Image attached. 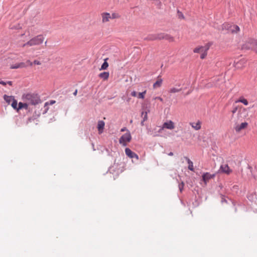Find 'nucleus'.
<instances>
[{"label":"nucleus","mask_w":257,"mask_h":257,"mask_svg":"<svg viewBox=\"0 0 257 257\" xmlns=\"http://www.w3.org/2000/svg\"><path fill=\"white\" fill-rule=\"evenodd\" d=\"M17 34L19 46L24 48L40 46L45 40V37L42 34L37 35L29 40V33L26 29L23 30L22 28H17Z\"/></svg>","instance_id":"nucleus-1"},{"label":"nucleus","mask_w":257,"mask_h":257,"mask_svg":"<svg viewBox=\"0 0 257 257\" xmlns=\"http://www.w3.org/2000/svg\"><path fill=\"white\" fill-rule=\"evenodd\" d=\"M23 102H20L17 107V112L20 109L28 110L29 105H36L41 102V99L38 94L32 92H26L23 94L21 97Z\"/></svg>","instance_id":"nucleus-2"},{"label":"nucleus","mask_w":257,"mask_h":257,"mask_svg":"<svg viewBox=\"0 0 257 257\" xmlns=\"http://www.w3.org/2000/svg\"><path fill=\"white\" fill-rule=\"evenodd\" d=\"M100 16L102 24L109 22L110 20L117 19L120 18V15L116 13H112L110 14L107 12H103L100 14Z\"/></svg>","instance_id":"nucleus-3"},{"label":"nucleus","mask_w":257,"mask_h":257,"mask_svg":"<svg viewBox=\"0 0 257 257\" xmlns=\"http://www.w3.org/2000/svg\"><path fill=\"white\" fill-rule=\"evenodd\" d=\"M243 49H251L257 54V40L249 39L242 46Z\"/></svg>","instance_id":"nucleus-4"},{"label":"nucleus","mask_w":257,"mask_h":257,"mask_svg":"<svg viewBox=\"0 0 257 257\" xmlns=\"http://www.w3.org/2000/svg\"><path fill=\"white\" fill-rule=\"evenodd\" d=\"M222 30H225L228 32L235 33L239 31V28L237 25H234L228 23H224L222 25Z\"/></svg>","instance_id":"nucleus-5"},{"label":"nucleus","mask_w":257,"mask_h":257,"mask_svg":"<svg viewBox=\"0 0 257 257\" xmlns=\"http://www.w3.org/2000/svg\"><path fill=\"white\" fill-rule=\"evenodd\" d=\"M132 139V137L130 132H127L123 135L119 139V142L120 144L125 146L127 143L130 142Z\"/></svg>","instance_id":"nucleus-6"},{"label":"nucleus","mask_w":257,"mask_h":257,"mask_svg":"<svg viewBox=\"0 0 257 257\" xmlns=\"http://www.w3.org/2000/svg\"><path fill=\"white\" fill-rule=\"evenodd\" d=\"M175 127V123L173 121L169 120L166 121L163 124L161 128L159 131V132H161V131L163 130L164 129L172 130H174Z\"/></svg>","instance_id":"nucleus-7"},{"label":"nucleus","mask_w":257,"mask_h":257,"mask_svg":"<svg viewBox=\"0 0 257 257\" xmlns=\"http://www.w3.org/2000/svg\"><path fill=\"white\" fill-rule=\"evenodd\" d=\"M4 98L5 100L9 104L11 102L12 106L15 109H16V100L15 99L14 96H8L7 95H4Z\"/></svg>","instance_id":"nucleus-8"},{"label":"nucleus","mask_w":257,"mask_h":257,"mask_svg":"<svg viewBox=\"0 0 257 257\" xmlns=\"http://www.w3.org/2000/svg\"><path fill=\"white\" fill-rule=\"evenodd\" d=\"M248 124L246 122H242L240 124H235L234 128L236 133H239L242 130L245 129Z\"/></svg>","instance_id":"nucleus-9"},{"label":"nucleus","mask_w":257,"mask_h":257,"mask_svg":"<svg viewBox=\"0 0 257 257\" xmlns=\"http://www.w3.org/2000/svg\"><path fill=\"white\" fill-rule=\"evenodd\" d=\"M215 176V174H211L209 173H204L202 175V181L204 182L205 185H206L209 181L213 178Z\"/></svg>","instance_id":"nucleus-10"},{"label":"nucleus","mask_w":257,"mask_h":257,"mask_svg":"<svg viewBox=\"0 0 257 257\" xmlns=\"http://www.w3.org/2000/svg\"><path fill=\"white\" fill-rule=\"evenodd\" d=\"M246 64V60L244 59H241L238 62H234V66L237 69H240L243 68Z\"/></svg>","instance_id":"nucleus-11"},{"label":"nucleus","mask_w":257,"mask_h":257,"mask_svg":"<svg viewBox=\"0 0 257 257\" xmlns=\"http://www.w3.org/2000/svg\"><path fill=\"white\" fill-rule=\"evenodd\" d=\"M125 153L130 158H136L137 160L139 159V156L135 153L132 152L129 148H126L125 149Z\"/></svg>","instance_id":"nucleus-12"},{"label":"nucleus","mask_w":257,"mask_h":257,"mask_svg":"<svg viewBox=\"0 0 257 257\" xmlns=\"http://www.w3.org/2000/svg\"><path fill=\"white\" fill-rule=\"evenodd\" d=\"M220 170L227 175L230 174L232 172V170L229 168L228 165L225 164L222 165L220 166Z\"/></svg>","instance_id":"nucleus-13"},{"label":"nucleus","mask_w":257,"mask_h":257,"mask_svg":"<svg viewBox=\"0 0 257 257\" xmlns=\"http://www.w3.org/2000/svg\"><path fill=\"white\" fill-rule=\"evenodd\" d=\"M208 49H209V47L208 46H199L198 47L195 48L194 49L193 52L194 53H201L203 51H207Z\"/></svg>","instance_id":"nucleus-14"},{"label":"nucleus","mask_w":257,"mask_h":257,"mask_svg":"<svg viewBox=\"0 0 257 257\" xmlns=\"http://www.w3.org/2000/svg\"><path fill=\"white\" fill-rule=\"evenodd\" d=\"M159 39H165L168 40L169 42H174V38L168 34H161V35L158 38Z\"/></svg>","instance_id":"nucleus-15"},{"label":"nucleus","mask_w":257,"mask_h":257,"mask_svg":"<svg viewBox=\"0 0 257 257\" xmlns=\"http://www.w3.org/2000/svg\"><path fill=\"white\" fill-rule=\"evenodd\" d=\"M105 125V122L103 120H99L97 124V129L99 134H101L103 131Z\"/></svg>","instance_id":"nucleus-16"},{"label":"nucleus","mask_w":257,"mask_h":257,"mask_svg":"<svg viewBox=\"0 0 257 257\" xmlns=\"http://www.w3.org/2000/svg\"><path fill=\"white\" fill-rule=\"evenodd\" d=\"M190 124L195 130H199L201 128V122L200 121H198L197 122H191Z\"/></svg>","instance_id":"nucleus-17"},{"label":"nucleus","mask_w":257,"mask_h":257,"mask_svg":"<svg viewBox=\"0 0 257 257\" xmlns=\"http://www.w3.org/2000/svg\"><path fill=\"white\" fill-rule=\"evenodd\" d=\"M109 73L108 72H103L99 74V77L104 80H107L109 77Z\"/></svg>","instance_id":"nucleus-18"},{"label":"nucleus","mask_w":257,"mask_h":257,"mask_svg":"<svg viewBox=\"0 0 257 257\" xmlns=\"http://www.w3.org/2000/svg\"><path fill=\"white\" fill-rule=\"evenodd\" d=\"M236 103L241 102L242 103L245 105H247L248 104V101L246 99L244 98L243 97H240L238 99L235 101Z\"/></svg>","instance_id":"nucleus-19"},{"label":"nucleus","mask_w":257,"mask_h":257,"mask_svg":"<svg viewBox=\"0 0 257 257\" xmlns=\"http://www.w3.org/2000/svg\"><path fill=\"white\" fill-rule=\"evenodd\" d=\"M162 81H163V80L162 79L159 78L156 81V82L153 84V88H156L160 87L162 84Z\"/></svg>","instance_id":"nucleus-20"},{"label":"nucleus","mask_w":257,"mask_h":257,"mask_svg":"<svg viewBox=\"0 0 257 257\" xmlns=\"http://www.w3.org/2000/svg\"><path fill=\"white\" fill-rule=\"evenodd\" d=\"M181 90L182 89L181 88L172 87L170 89L169 92L170 93H175L180 92Z\"/></svg>","instance_id":"nucleus-21"},{"label":"nucleus","mask_w":257,"mask_h":257,"mask_svg":"<svg viewBox=\"0 0 257 257\" xmlns=\"http://www.w3.org/2000/svg\"><path fill=\"white\" fill-rule=\"evenodd\" d=\"M187 162L189 164L188 169L191 171H194L193 163V162L187 157L185 158Z\"/></svg>","instance_id":"nucleus-22"},{"label":"nucleus","mask_w":257,"mask_h":257,"mask_svg":"<svg viewBox=\"0 0 257 257\" xmlns=\"http://www.w3.org/2000/svg\"><path fill=\"white\" fill-rule=\"evenodd\" d=\"M107 60V58L105 59L104 60V62L102 64V65L101 66V68L100 69V70H106L108 67V64L106 60Z\"/></svg>","instance_id":"nucleus-23"},{"label":"nucleus","mask_w":257,"mask_h":257,"mask_svg":"<svg viewBox=\"0 0 257 257\" xmlns=\"http://www.w3.org/2000/svg\"><path fill=\"white\" fill-rule=\"evenodd\" d=\"M146 92L147 91L146 90H145L144 92H140L139 94H138V98H141V99H144V97H145V95L146 94Z\"/></svg>","instance_id":"nucleus-24"},{"label":"nucleus","mask_w":257,"mask_h":257,"mask_svg":"<svg viewBox=\"0 0 257 257\" xmlns=\"http://www.w3.org/2000/svg\"><path fill=\"white\" fill-rule=\"evenodd\" d=\"M142 115L144 116L143 120L144 121H146L148 119V113L147 112H143L142 113Z\"/></svg>","instance_id":"nucleus-25"},{"label":"nucleus","mask_w":257,"mask_h":257,"mask_svg":"<svg viewBox=\"0 0 257 257\" xmlns=\"http://www.w3.org/2000/svg\"><path fill=\"white\" fill-rule=\"evenodd\" d=\"M34 21L36 22L37 24H39L41 22V19L40 17H37L34 19Z\"/></svg>","instance_id":"nucleus-26"},{"label":"nucleus","mask_w":257,"mask_h":257,"mask_svg":"<svg viewBox=\"0 0 257 257\" xmlns=\"http://www.w3.org/2000/svg\"><path fill=\"white\" fill-rule=\"evenodd\" d=\"M207 51H203L202 53H201V54L200 56L201 59H203L204 58H205V57L207 55Z\"/></svg>","instance_id":"nucleus-27"},{"label":"nucleus","mask_w":257,"mask_h":257,"mask_svg":"<svg viewBox=\"0 0 257 257\" xmlns=\"http://www.w3.org/2000/svg\"><path fill=\"white\" fill-rule=\"evenodd\" d=\"M184 186V184L183 182L181 184H179V190L181 192H182V191L183 190Z\"/></svg>","instance_id":"nucleus-28"},{"label":"nucleus","mask_w":257,"mask_h":257,"mask_svg":"<svg viewBox=\"0 0 257 257\" xmlns=\"http://www.w3.org/2000/svg\"><path fill=\"white\" fill-rule=\"evenodd\" d=\"M33 63L34 65H40L42 64V63L38 60H35Z\"/></svg>","instance_id":"nucleus-29"},{"label":"nucleus","mask_w":257,"mask_h":257,"mask_svg":"<svg viewBox=\"0 0 257 257\" xmlns=\"http://www.w3.org/2000/svg\"><path fill=\"white\" fill-rule=\"evenodd\" d=\"M237 107L236 106L234 107L232 110V114H234L237 111Z\"/></svg>","instance_id":"nucleus-30"},{"label":"nucleus","mask_w":257,"mask_h":257,"mask_svg":"<svg viewBox=\"0 0 257 257\" xmlns=\"http://www.w3.org/2000/svg\"><path fill=\"white\" fill-rule=\"evenodd\" d=\"M131 95L132 96L136 97L137 96V93L136 91H134L131 93Z\"/></svg>","instance_id":"nucleus-31"},{"label":"nucleus","mask_w":257,"mask_h":257,"mask_svg":"<svg viewBox=\"0 0 257 257\" xmlns=\"http://www.w3.org/2000/svg\"><path fill=\"white\" fill-rule=\"evenodd\" d=\"M0 84H2L3 85H5L7 84V82H6V81H3V80H0Z\"/></svg>","instance_id":"nucleus-32"},{"label":"nucleus","mask_w":257,"mask_h":257,"mask_svg":"<svg viewBox=\"0 0 257 257\" xmlns=\"http://www.w3.org/2000/svg\"><path fill=\"white\" fill-rule=\"evenodd\" d=\"M27 63L28 65H29L30 66H33V65H34L33 62H31L30 61H28Z\"/></svg>","instance_id":"nucleus-33"},{"label":"nucleus","mask_w":257,"mask_h":257,"mask_svg":"<svg viewBox=\"0 0 257 257\" xmlns=\"http://www.w3.org/2000/svg\"><path fill=\"white\" fill-rule=\"evenodd\" d=\"M155 99H158V100H160L161 101H163V99L161 97H156Z\"/></svg>","instance_id":"nucleus-34"},{"label":"nucleus","mask_w":257,"mask_h":257,"mask_svg":"<svg viewBox=\"0 0 257 257\" xmlns=\"http://www.w3.org/2000/svg\"><path fill=\"white\" fill-rule=\"evenodd\" d=\"M6 82H7V84H9L10 85H11L12 83V81H6Z\"/></svg>","instance_id":"nucleus-35"},{"label":"nucleus","mask_w":257,"mask_h":257,"mask_svg":"<svg viewBox=\"0 0 257 257\" xmlns=\"http://www.w3.org/2000/svg\"><path fill=\"white\" fill-rule=\"evenodd\" d=\"M55 102V100H51V101H50V104H54Z\"/></svg>","instance_id":"nucleus-36"},{"label":"nucleus","mask_w":257,"mask_h":257,"mask_svg":"<svg viewBox=\"0 0 257 257\" xmlns=\"http://www.w3.org/2000/svg\"><path fill=\"white\" fill-rule=\"evenodd\" d=\"M77 93V90H76L75 91V92H74L73 94H74V95H76Z\"/></svg>","instance_id":"nucleus-37"},{"label":"nucleus","mask_w":257,"mask_h":257,"mask_svg":"<svg viewBox=\"0 0 257 257\" xmlns=\"http://www.w3.org/2000/svg\"><path fill=\"white\" fill-rule=\"evenodd\" d=\"M168 155L169 156H173V153L172 152H170V153L168 154Z\"/></svg>","instance_id":"nucleus-38"},{"label":"nucleus","mask_w":257,"mask_h":257,"mask_svg":"<svg viewBox=\"0 0 257 257\" xmlns=\"http://www.w3.org/2000/svg\"><path fill=\"white\" fill-rule=\"evenodd\" d=\"M144 121H144V120H143L141 122V125H144Z\"/></svg>","instance_id":"nucleus-39"},{"label":"nucleus","mask_w":257,"mask_h":257,"mask_svg":"<svg viewBox=\"0 0 257 257\" xmlns=\"http://www.w3.org/2000/svg\"><path fill=\"white\" fill-rule=\"evenodd\" d=\"M125 127L124 128H122L121 129V132H123V131H125Z\"/></svg>","instance_id":"nucleus-40"},{"label":"nucleus","mask_w":257,"mask_h":257,"mask_svg":"<svg viewBox=\"0 0 257 257\" xmlns=\"http://www.w3.org/2000/svg\"><path fill=\"white\" fill-rule=\"evenodd\" d=\"M12 68H13V69L16 68V66H12Z\"/></svg>","instance_id":"nucleus-41"},{"label":"nucleus","mask_w":257,"mask_h":257,"mask_svg":"<svg viewBox=\"0 0 257 257\" xmlns=\"http://www.w3.org/2000/svg\"><path fill=\"white\" fill-rule=\"evenodd\" d=\"M48 102H46V103H45V105H47V104H48Z\"/></svg>","instance_id":"nucleus-42"},{"label":"nucleus","mask_w":257,"mask_h":257,"mask_svg":"<svg viewBox=\"0 0 257 257\" xmlns=\"http://www.w3.org/2000/svg\"><path fill=\"white\" fill-rule=\"evenodd\" d=\"M182 14H181L180 17H183V16H182Z\"/></svg>","instance_id":"nucleus-43"},{"label":"nucleus","mask_w":257,"mask_h":257,"mask_svg":"<svg viewBox=\"0 0 257 257\" xmlns=\"http://www.w3.org/2000/svg\"><path fill=\"white\" fill-rule=\"evenodd\" d=\"M182 14H181L180 17H183V16H182Z\"/></svg>","instance_id":"nucleus-44"},{"label":"nucleus","mask_w":257,"mask_h":257,"mask_svg":"<svg viewBox=\"0 0 257 257\" xmlns=\"http://www.w3.org/2000/svg\"><path fill=\"white\" fill-rule=\"evenodd\" d=\"M182 14H181L180 17H183V16H182Z\"/></svg>","instance_id":"nucleus-45"},{"label":"nucleus","mask_w":257,"mask_h":257,"mask_svg":"<svg viewBox=\"0 0 257 257\" xmlns=\"http://www.w3.org/2000/svg\"><path fill=\"white\" fill-rule=\"evenodd\" d=\"M160 35H161V34H160V35H159V36H158V37H159ZM158 38H159V37H158V39H159ZM156 39H157V38H156Z\"/></svg>","instance_id":"nucleus-46"}]
</instances>
